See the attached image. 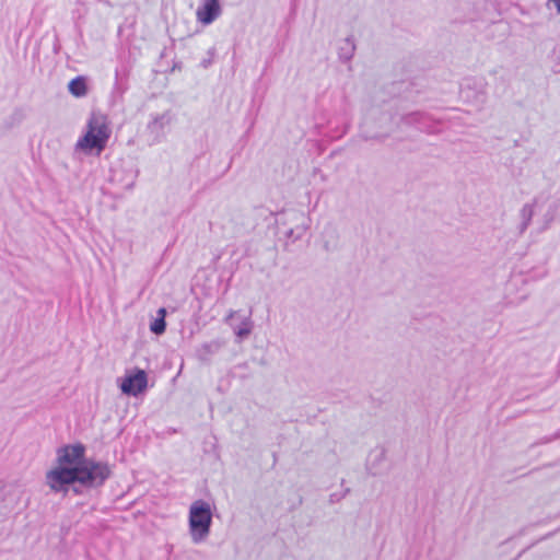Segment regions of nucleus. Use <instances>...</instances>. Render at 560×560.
I'll return each instance as SVG.
<instances>
[{
    "label": "nucleus",
    "mask_w": 560,
    "mask_h": 560,
    "mask_svg": "<svg viewBox=\"0 0 560 560\" xmlns=\"http://www.w3.org/2000/svg\"><path fill=\"white\" fill-rule=\"evenodd\" d=\"M110 475L108 465L88 464L72 468L58 466L46 474V483L55 492H67L68 486L80 482L88 487L101 486Z\"/></svg>",
    "instance_id": "1"
},
{
    "label": "nucleus",
    "mask_w": 560,
    "mask_h": 560,
    "mask_svg": "<svg viewBox=\"0 0 560 560\" xmlns=\"http://www.w3.org/2000/svg\"><path fill=\"white\" fill-rule=\"evenodd\" d=\"M110 133L108 118L102 113H92L86 124V132L78 140L75 149L86 153L95 150L96 154H100L105 149Z\"/></svg>",
    "instance_id": "2"
},
{
    "label": "nucleus",
    "mask_w": 560,
    "mask_h": 560,
    "mask_svg": "<svg viewBox=\"0 0 560 560\" xmlns=\"http://www.w3.org/2000/svg\"><path fill=\"white\" fill-rule=\"evenodd\" d=\"M211 523L212 513L210 504L203 500L195 501L189 509V532L195 544L207 539Z\"/></svg>",
    "instance_id": "3"
},
{
    "label": "nucleus",
    "mask_w": 560,
    "mask_h": 560,
    "mask_svg": "<svg viewBox=\"0 0 560 560\" xmlns=\"http://www.w3.org/2000/svg\"><path fill=\"white\" fill-rule=\"evenodd\" d=\"M85 447L82 444H73L60 447L57 451V462L62 467H83L88 464L105 465L104 463H96L91 459L84 458Z\"/></svg>",
    "instance_id": "4"
},
{
    "label": "nucleus",
    "mask_w": 560,
    "mask_h": 560,
    "mask_svg": "<svg viewBox=\"0 0 560 560\" xmlns=\"http://www.w3.org/2000/svg\"><path fill=\"white\" fill-rule=\"evenodd\" d=\"M120 390L128 396H138L148 387V374L144 370L133 369L127 371L119 384Z\"/></svg>",
    "instance_id": "5"
},
{
    "label": "nucleus",
    "mask_w": 560,
    "mask_h": 560,
    "mask_svg": "<svg viewBox=\"0 0 560 560\" xmlns=\"http://www.w3.org/2000/svg\"><path fill=\"white\" fill-rule=\"evenodd\" d=\"M201 4L196 11V19L203 25H209L221 15V4L219 0H201Z\"/></svg>",
    "instance_id": "6"
},
{
    "label": "nucleus",
    "mask_w": 560,
    "mask_h": 560,
    "mask_svg": "<svg viewBox=\"0 0 560 560\" xmlns=\"http://www.w3.org/2000/svg\"><path fill=\"white\" fill-rule=\"evenodd\" d=\"M68 88H69L70 93L78 97L84 96L88 91L85 81L81 77H78V78L71 80Z\"/></svg>",
    "instance_id": "7"
},
{
    "label": "nucleus",
    "mask_w": 560,
    "mask_h": 560,
    "mask_svg": "<svg viewBox=\"0 0 560 560\" xmlns=\"http://www.w3.org/2000/svg\"><path fill=\"white\" fill-rule=\"evenodd\" d=\"M234 334L236 335L238 341L247 338L253 329V323L249 317L243 319L242 324L237 327H234Z\"/></svg>",
    "instance_id": "8"
},
{
    "label": "nucleus",
    "mask_w": 560,
    "mask_h": 560,
    "mask_svg": "<svg viewBox=\"0 0 560 560\" xmlns=\"http://www.w3.org/2000/svg\"><path fill=\"white\" fill-rule=\"evenodd\" d=\"M158 315L159 317L154 319V322L150 325V329L152 332L156 334V335H161L165 331V327H166V324H165V315H166V311L165 308H160L158 311Z\"/></svg>",
    "instance_id": "9"
},
{
    "label": "nucleus",
    "mask_w": 560,
    "mask_h": 560,
    "mask_svg": "<svg viewBox=\"0 0 560 560\" xmlns=\"http://www.w3.org/2000/svg\"><path fill=\"white\" fill-rule=\"evenodd\" d=\"M549 2L553 4L557 12L560 14V0H549Z\"/></svg>",
    "instance_id": "10"
},
{
    "label": "nucleus",
    "mask_w": 560,
    "mask_h": 560,
    "mask_svg": "<svg viewBox=\"0 0 560 560\" xmlns=\"http://www.w3.org/2000/svg\"><path fill=\"white\" fill-rule=\"evenodd\" d=\"M235 314H236V312H235V311H231V312L229 313V315L226 316L225 322H226V323H229V322L231 320V318H232Z\"/></svg>",
    "instance_id": "11"
},
{
    "label": "nucleus",
    "mask_w": 560,
    "mask_h": 560,
    "mask_svg": "<svg viewBox=\"0 0 560 560\" xmlns=\"http://www.w3.org/2000/svg\"><path fill=\"white\" fill-rule=\"evenodd\" d=\"M163 119V117L161 118H155L154 121L152 122L151 127L155 126L156 124L160 122V120Z\"/></svg>",
    "instance_id": "12"
}]
</instances>
